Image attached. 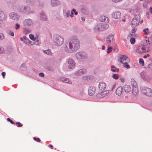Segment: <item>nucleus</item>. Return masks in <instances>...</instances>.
<instances>
[{"instance_id": "f257e3e1", "label": "nucleus", "mask_w": 152, "mask_h": 152, "mask_svg": "<svg viewBox=\"0 0 152 152\" xmlns=\"http://www.w3.org/2000/svg\"><path fill=\"white\" fill-rule=\"evenodd\" d=\"M80 47V42L76 36L70 37L69 42H66L64 45L65 51L68 53H74L76 52Z\"/></svg>"}, {"instance_id": "f03ea898", "label": "nucleus", "mask_w": 152, "mask_h": 152, "mask_svg": "<svg viewBox=\"0 0 152 152\" xmlns=\"http://www.w3.org/2000/svg\"><path fill=\"white\" fill-rule=\"evenodd\" d=\"M53 41L54 45L57 46L61 45L64 42V38L58 35H56L53 37Z\"/></svg>"}, {"instance_id": "7ed1b4c3", "label": "nucleus", "mask_w": 152, "mask_h": 152, "mask_svg": "<svg viewBox=\"0 0 152 152\" xmlns=\"http://www.w3.org/2000/svg\"><path fill=\"white\" fill-rule=\"evenodd\" d=\"M109 25L107 24L104 23H99L95 26L94 30L96 32L98 31H103L108 28Z\"/></svg>"}, {"instance_id": "20e7f679", "label": "nucleus", "mask_w": 152, "mask_h": 152, "mask_svg": "<svg viewBox=\"0 0 152 152\" xmlns=\"http://www.w3.org/2000/svg\"><path fill=\"white\" fill-rule=\"evenodd\" d=\"M76 58L80 61H84L87 58L88 56L87 53L83 51L77 53L75 54Z\"/></svg>"}, {"instance_id": "39448f33", "label": "nucleus", "mask_w": 152, "mask_h": 152, "mask_svg": "<svg viewBox=\"0 0 152 152\" xmlns=\"http://www.w3.org/2000/svg\"><path fill=\"white\" fill-rule=\"evenodd\" d=\"M140 90L143 94L148 96H152V89L151 88L142 86L140 87Z\"/></svg>"}, {"instance_id": "423d86ee", "label": "nucleus", "mask_w": 152, "mask_h": 152, "mask_svg": "<svg viewBox=\"0 0 152 152\" xmlns=\"http://www.w3.org/2000/svg\"><path fill=\"white\" fill-rule=\"evenodd\" d=\"M140 15L138 14L135 15L132 19L131 23V25L132 27L137 26L139 24L140 20Z\"/></svg>"}, {"instance_id": "0eeeda50", "label": "nucleus", "mask_w": 152, "mask_h": 152, "mask_svg": "<svg viewBox=\"0 0 152 152\" xmlns=\"http://www.w3.org/2000/svg\"><path fill=\"white\" fill-rule=\"evenodd\" d=\"M148 51V50L145 48V46L143 43L140 44L137 47L136 49V51L139 54L147 52Z\"/></svg>"}, {"instance_id": "6e6552de", "label": "nucleus", "mask_w": 152, "mask_h": 152, "mask_svg": "<svg viewBox=\"0 0 152 152\" xmlns=\"http://www.w3.org/2000/svg\"><path fill=\"white\" fill-rule=\"evenodd\" d=\"M141 77L144 80L150 82L152 80V77L145 72H142L140 73Z\"/></svg>"}, {"instance_id": "1a4fd4ad", "label": "nucleus", "mask_w": 152, "mask_h": 152, "mask_svg": "<svg viewBox=\"0 0 152 152\" xmlns=\"http://www.w3.org/2000/svg\"><path fill=\"white\" fill-rule=\"evenodd\" d=\"M67 63L68 68L71 69H73L75 65V63L72 58H69L67 60Z\"/></svg>"}, {"instance_id": "9d476101", "label": "nucleus", "mask_w": 152, "mask_h": 152, "mask_svg": "<svg viewBox=\"0 0 152 152\" xmlns=\"http://www.w3.org/2000/svg\"><path fill=\"white\" fill-rule=\"evenodd\" d=\"M18 11L20 12L28 13L30 10V8L28 6H21L18 9Z\"/></svg>"}, {"instance_id": "9b49d317", "label": "nucleus", "mask_w": 152, "mask_h": 152, "mask_svg": "<svg viewBox=\"0 0 152 152\" xmlns=\"http://www.w3.org/2000/svg\"><path fill=\"white\" fill-rule=\"evenodd\" d=\"M114 35H110L107 38L106 40V43L108 45L113 44L114 42Z\"/></svg>"}, {"instance_id": "f8f14e48", "label": "nucleus", "mask_w": 152, "mask_h": 152, "mask_svg": "<svg viewBox=\"0 0 152 152\" xmlns=\"http://www.w3.org/2000/svg\"><path fill=\"white\" fill-rule=\"evenodd\" d=\"M87 72V70L85 69H80L76 72L74 74L76 76H78L85 74Z\"/></svg>"}, {"instance_id": "ddd939ff", "label": "nucleus", "mask_w": 152, "mask_h": 152, "mask_svg": "<svg viewBox=\"0 0 152 152\" xmlns=\"http://www.w3.org/2000/svg\"><path fill=\"white\" fill-rule=\"evenodd\" d=\"M133 85L132 84V92L133 94L136 95L138 93V91L137 87V84L136 82L134 81L133 82Z\"/></svg>"}, {"instance_id": "4468645a", "label": "nucleus", "mask_w": 152, "mask_h": 152, "mask_svg": "<svg viewBox=\"0 0 152 152\" xmlns=\"http://www.w3.org/2000/svg\"><path fill=\"white\" fill-rule=\"evenodd\" d=\"M120 62L122 64L126 62V63L130 62V58L127 57L126 55L122 56L120 57Z\"/></svg>"}, {"instance_id": "2eb2a0df", "label": "nucleus", "mask_w": 152, "mask_h": 152, "mask_svg": "<svg viewBox=\"0 0 152 152\" xmlns=\"http://www.w3.org/2000/svg\"><path fill=\"white\" fill-rule=\"evenodd\" d=\"M9 15L10 18L14 20L18 21L19 20L20 16L16 13L14 12L11 13Z\"/></svg>"}, {"instance_id": "dca6fc26", "label": "nucleus", "mask_w": 152, "mask_h": 152, "mask_svg": "<svg viewBox=\"0 0 152 152\" xmlns=\"http://www.w3.org/2000/svg\"><path fill=\"white\" fill-rule=\"evenodd\" d=\"M33 21L31 19L28 18L25 19L23 22V24L24 26H31L33 24Z\"/></svg>"}, {"instance_id": "f3484780", "label": "nucleus", "mask_w": 152, "mask_h": 152, "mask_svg": "<svg viewBox=\"0 0 152 152\" xmlns=\"http://www.w3.org/2000/svg\"><path fill=\"white\" fill-rule=\"evenodd\" d=\"M95 88L93 86H90L88 88V94L90 96L93 95L95 93Z\"/></svg>"}, {"instance_id": "a211bd4d", "label": "nucleus", "mask_w": 152, "mask_h": 152, "mask_svg": "<svg viewBox=\"0 0 152 152\" xmlns=\"http://www.w3.org/2000/svg\"><path fill=\"white\" fill-rule=\"evenodd\" d=\"M39 17L40 20L43 21H46L48 19L46 15L43 12H42L40 13L39 14Z\"/></svg>"}, {"instance_id": "6ab92c4d", "label": "nucleus", "mask_w": 152, "mask_h": 152, "mask_svg": "<svg viewBox=\"0 0 152 152\" xmlns=\"http://www.w3.org/2000/svg\"><path fill=\"white\" fill-rule=\"evenodd\" d=\"M121 15V13L120 12L115 11L112 13V16L114 18L118 19L120 18Z\"/></svg>"}, {"instance_id": "aec40b11", "label": "nucleus", "mask_w": 152, "mask_h": 152, "mask_svg": "<svg viewBox=\"0 0 152 152\" xmlns=\"http://www.w3.org/2000/svg\"><path fill=\"white\" fill-rule=\"evenodd\" d=\"M98 87L99 90L101 91H103L105 89L106 87V84L104 83H100Z\"/></svg>"}, {"instance_id": "412c9836", "label": "nucleus", "mask_w": 152, "mask_h": 152, "mask_svg": "<svg viewBox=\"0 0 152 152\" xmlns=\"http://www.w3.org/2000/svg\"><path fill=\"white\" fill-rule=\"evenodd\" d=\"M124 90L126 93H128L131 91L132 90L131 87L130 85H125L124 86Z\"/></svg>"}, {"instance_id": "4be33fe9", "label": "nucleus", "mask_w": 152, "mask_h": 152, "mask_svg": "<svg viewBox=\"0 0 152 152\" xmlns=\"http://www.w3.org/2000/svg\"><path fill=\"white\" fill-rule=\"evenodd\" d=\"M7 18V17L4 12L0 10V20H4Z\"/></svg>"}, {"instance_id": "5701e85b", "label": "nucleus", "mask_w": 152, "mask_h": 152, "mask_svg": "<svg viewBox=\"0 0 152 152\" xmlns=\"http://www.w3.org/2000/svg\"><path fill=\"white\" fill-rule=\"evenodd\" d=\"M60 80L62 81L69 84H71L72 82L71 81L69 78H67L64 77H61L60 78Z\"/></svg>"}, {"instance_id": "b1692460", "label": "nucleus", "mask_w": 152, "mask_h": 152, "mask_svg": "<svg viewBox=\"0 0 152 152\" xmlns=\"http://www.w3.org/2000/svg\"><path fill=\"white\" fill-rule=\"evenodd\" d=\"M145 40L147 43L150 45H152V35L149 37H145Z\"/></svg>"}, {"instance_id": "393cba45", "label": "nucleus", "mask_w": 152, "mask_h": 152, "mask_svg": "<svg viewBox=\"0 0 152 152\" xmlns=\"http://www.w3.org/2000/svg\"><path fill=\"white\" fill-rule=\"evenodd\" d=\"M123 89V88L122 87H118L116 91V94L118 96L120 95L122 93Z\"/></svg>"}, {"instance_id": "a878e982", "label": "nucleus", "mask_w": 152, "mask_h": 152, "mask_svg": "<svg viewBox=\"0 0 152 152\" xmlns=\"http://www.w3.org/2000/svg\"><path fill=\"white\" fill-rule=\"evenodd\" d=\"M51 4L52 6H57L60 4V2L57 0H51Z\"/></svg>"}, {"instance_id": "bb28decb", "label": "nucleus", "mask_w": 152, "mask_h": 152, "mask_svg": "<svg viewBox=\"0 0 152 152\" xmlns=\"http://www.w3.org/2000/svg\"><path fill=\"white\" fill-rule=\"evenodd\" d=\"M63 14L64 17L67 18L69 16L70 11L68 10H63Z\"/></svg>"}, {"instance_id": "cd10ccee", "label": "nucleus", "mask_w": 152, "mask_h": 152, "mask_svg": "<svg viewBox=\"0 0 152 152\" xmlns=\"http://www.w3.org/2000/svg\"><path fill=\"white\" fill-rule=\"evenodd\" d=\"M111 70L112 72H118L119 69L115 67L114 66L112 65L111 66Z\"/></svg>"}, {"instance_id": "c85d7f7f", "label": "nucleus", "mask_w": 152, "mask_h": 152, "mask_svg": "<svg viewBox=\"0 0 152 152\" xmlns=\"http://www.w3.org/2000/svg\"><path fill=\"white\" fill-rule=\"evenodd\" d=\"M29 37L30 39L33 41H37V39L35 38V37L34 35L32 34H30L29 35Z\"/></svg>"}, {"instance_id": "c756f323", "label": "nucleus", "mask_w": 152, "mask_h": 152, "mask_svg": "<svg viewBox=\"0 0 152 152\" xmlns=\"http://www.w3.org/2000/svg\"><path fill=\"white\" fill-rule=\"evenodd\" d=\"M129 62H125L123 64L124 67L126 68L127 69H129L130 67V66L128 64Z\"/></svg>"}, {"instance_id": "7c9ffc66", "label": "nucleus", "mask_w": 152, "mask_h": 152, "mask_svg": "<svg viewBox=\"0 0 152 152\" xmlns=\"http://www.w3.org/2000/svg\"><path fill=\"white\" fill-rule=\"evenodd\" d=\"M30 29L28 28H25L23 29V32L25 34H26L30 32Z\"/></svg>"}, {"instance_id": "2f4dec72", "label": "nucleus", "mask_w": 152, "mask_h": 152, "mask_svg": "<svg viewBox=\"0 0 152 152\" xmlns=\"http://www.w3.org/2000/svg\"><path fill=\"white\" fill-rule=\"evenodd\" d=\"M148 31H149L148 29V28H146L143 29V32L144 34H145L147 35L149 33Z\"/></svg>"}, {"instance_id": "473e14b6", "label": "nucleus", "mask_w": 152, "mask_h": 152, "mask_svg": "<svg viewBox=\"0 0 152 152\" xmlns=\"http://www.w3.org/2000/svg\"><path fill=\"white\" fill-rule=\"evenodd\" d=\"M82 78L83 80H88L90 78V76H84Z\"/></svg>"}, {"instance_id": "72a5a7b5", "label": "nucleus", "mask_w": 152, "mask_h": 152, "mask_svg": "<svg viewBox=\"0 0 152 152\" xmlns=\"http://www.w3.org/2000/svg\"><path fill=\"white\" fill-rule=\"evenodd\" d=\"M102 20H103V22H106L109 20V19L105 16H103L102 17Z\"/></svg>"}, {"instance_id": "f704fd0d", "label": "nucleus", "mask_w": 152, "mask_h": 152, "mask_svg": "<svg viewBox=\"0 0 152 152\" xmlns=\"http://www.w3.org/2000/svg\"><path fill=\"white\" fill-rule=\"evenodd\" d=\"M26 2L28 4H33L34 3L33 0H26Z\"/></svg>"}, {"instance_id": "c9c22d12", "label": "nucleus", "mask_w": 152, "mask_h": 152, "mask_svg": "<svg viewBox=\"0 0 152 152\" xmlns=\"http://www.w3.org/2000/svg\"><path fill=\"white\" fill-rule=\"evenodd\" d=\"M130 40V43L131 44H133L135 43V40L134 38H131Z\"/></svg>"}, {"instance_id": "e433bc0d", "label": "nucleus", "mask_w": 152, "mask_h": 152, "mask_svg": "<svg viewBox=\"0 0 152 152\" xmlns=\"http://www.w3.org/2000/svg\"><path fill=\"white\" fill-rule=\"evenodd\" d=\"M112 50V47L111 46H109L107 49V53H109Z\"/></svg>"}, {"instance_id": "4c0bfd02", "label": "nucleus", "mask_w": 152, "mask_h": 152, "mask_svg": "<svg viewBox=\"0 0 152 152\" xmlns=\"http://www.w3.org/2000/svg\"><path fill=\"white\" fill-rule=\"evenodd\" d=\"M139 62L141 64V65L143 66L144 65V62L142 58H140L139 60Z\"/></svg>"}, {"instance_id": "58836bf2", "label": "nucleus", "mask_w": 152, "mask_h": 152, "mask_svg": "<svg viewBox=\"0 0 152 152\" xmlns=\"http://www.w3.org/2000/svg\"><path fill=\"white\" fill-rule=\"evenodd\" d=\"M20 27V25L18 23H17L15 24L14 28L16 30H17Z\"/></svg>"}, {"instance_id": "ea45409f", "label": "nucleus", "mask_w": 152, "mask_h": 152, "mask_svg": "<svg viewBox=\"0 0 152 152\" xmlns=\"http://www.w3.org/2000/svg\"><path fill=\"white\" fill-rule=\"evenodd\" d=\"M112 77L115 79H117L118 78V76L116 74H114L113 75Z\"/></svg>"}, {"instance_id": "a19ab883", "label": "nucleus", "mask_w": 152, "mask_h": 152, "mask_svg": "<svg viewBox=\"0 0 152 152\" xmlns=\"http://www.w3.org/2000/svg\"><path fill=\"white\" fill-rule=\"evenodd\" d=\"M4 52V48L1 46H0V54H3Z\"/></svg>"}, {"instance_id": "79ce46f5", "label": "nucleus", "mask_w": 152, "mask_h": 152, "mask_svg": "<svg viewBox=\"0 0 152 152\" xmlns=\"http://www.w3.org/2000/svg\"><path fill=\"white\" fill-rule=\"evenodd\" d=\"M45 68L47 70L49 71H52L53 70V68L50 66H47Z\"/></svg>"}, {"instance_id": "37998d69", "label": "nucleus", "mask_w": 152, "mask_h": 152, "mask_svg": "<svg viewBox=\"0 0 152 152\" xmlns=\"http://www.w3.org/2000/svg\"><path fill=\"white\" fill-rule=\"evenodd\" d=\"M44 52L48 55H49L51 53V51L49 49L44 50Z\"/></svg>"}, {"instance_id": "c03bdc74", "label": "nucleus", "mask_w": 152, "mask_h": 152, "mask_svg": "<svg viewBox=\"0 0 152 152\" xmlns=\"http://www.w3.org/2000/svg\"><path fill=\"white\" fill-rule=\"evenodd\" d=\"M8 34L9 35H11L13 37L14 36V33L13 31H9L8 32Z\"/></svg>"}, {"instance_id": "a18cd8bd", "label": "nucleus", "mask_w": 152, "mask_h": 152, "mask_svg": "<svg viewBox=\"0 0 152 152\" xmlns=\"http://www.w3.org/2000/svg\"><path fill=\"white\" fill-rule=\"evenodd\" d=\"M15 124L16 125H18L17 126L18 127H20L22 126V124H21V123L19 122H16Z\"/></svg>"}, {"instance_id": "49530a36", "label": "nucleus", "mask_w": 152, "mask_h": 152, "mask_svg": "<svg viewBox=\"0 0 152 152\" xmlns=\"http://www.w3.org/2000/svg\"><path fill=\"white\" fill-rule=\"evenodd\" d=\"M30 40H29L27 38L26 39L24 40V42L25 43H30L29 42H30Z\"/></svg>"}, {"instance_id": "de8ad7c7", "label": "nucleus", "mask_w": 152, "mask_h": 152, "mask_svg": "<svg viewBox=\"0 0 152 152\" xmlns=\"http://www.w3.org/2000/svg\"><path fill=\"white\" fill-rule=\"evenodd\" d=\"M39 35V33L38 32L36 33L35 37L37 39V40L38 41L39 40L38 36Z\"/></svg>"}, {"instance_id": "09e8293b", "label": "nucleus", "mask_w": 152, "mask_h": 152, "mask_svg": "<svg viewBox=\"0 0 152 152\" xmlns=\"http://www.w3.org/2000/svg\"><path fill=\"white\" fill-rule=\"evenodd\" d=\"M4 39V36L3 34L0 33V40H2Z\"/></svg>"}, {"instance_id": "8fccbe9b", "label": "nucleus", "mask_w": 152, "mask_h": 152, "mask_svg": "<svg viewBox=\"0 0 152 152\" xmlns=\"http://www.w3.org/2000/svg\"><path fill=\"white\" fill-rule=\"evenodd\" d=\"M33 139L34 140L36 141H37L40 142L41 141V140L39 138H37L35 137H34Z\"/></svg>"}, {"instance_id": "3c124183", "label": "nucleus", "mask_w": 152, "mask_h": 152, "mask_svg": "<svg viewBox=\"0 0 152 152\" xmlns=\"http://www.w3.org/2000/svg\"><path fill=\"white\" fill-rule=\"evenodd\" d=\"M7 120L8 121L10 122L12 124H15V123L13 122L12 120L9 118H7Z\"/></svg>"}, {"instance_id": "603ef678", "label": "nucleus", "mask_w": 152, "mask_h": 152, "mask_svg": "<svg viewBox=\"0 0 152 152\" xmlns=\"http://www.w3.org/2000/svg\"><path fill=\"white\" fill-rule=\"evenodd\" d=\"M23 68H24L23 69H25L26 68L25 67V64H23L21 66L20 68L21 69H23Z\"/></svg>"}, {"instance_id": "864d4df0", "label": "nucleus", "mask_w": 152, "mask_h": 152, "mask_svg": "<svg viewBox=\"0 0 152 152\" xmlns=\"http://www.w3.org/2000/svg\"><path fill=\"white\" fill-rule=\"evenodd\" d=\"M72 11H73V12H74L75 15H77L78 12L76 11L75 9L73 8L72 9Z\"/></svg>"}, {"instance_id": "5fc2aeb1", "label": "nucleus", "mask_w": 152, "mask_h": 152, "mask_svg": "<svg viewBox=\"0 0 152 152\" xmlns=\"http://www.w3.org/2000/svg\"><path fill=\"white\" fill-rule=\"evenodd\" d=\"M120 80L121 82L123 83L125 79L124 77H121L120 78Z\"/></svg>"}, {"instance_id": "6e6d98bb", "label": "nucleus", "mask_w": 152, "mask_h": 152, "mask_svg": "<svg viewBox=\"0 0 152 152\" xmlns=\"http://www.w3.org/2000/svg\"><path fill=\"white\" fill-rule=\"evenodd\" d=\"M5 75H6V73H5V72H2L1 75L3 76V78H4Z\"/></svg>"}, {"instance_id": "4d7b16f0", "label": "nucleus", "mask_w": 152, "mask_h": 152, "mask_svg": "<svg viewBox=\"0 0 152 152\" xmlns=\"http://www.w3.org/2000/svg\"><path fill=\"white\" fill-rule=\"evenodd\" d=\"M39 75L42 77H43L44 76V74L43 73H42V72L40 73L39 74Z\"/></svg>"}, {"instance_id": "13d9d810", "label": "nucleus", "mask_w": 152, "mask_h": 152, "mask_svg": "<svg viewBox=\"0 0 152 152\" xmlns=\"http://www.w3.org/2000/svg\"><path fill=\"white\" fill-rule=\"evenodd\" d=\"M137 31L136 28H133L132 29V33H134L136 31Z\"/></svg>"}, {"instance_id": "bf43d9fd", "label": "nucleus", "mask_w": 152, "mask_h": 152, "mask_svg": "<svg viewBox=\"0 0 152 152\" xmlns=\"http://www.w3.org/2000/svg\"><path fill=\"white\" fill-rule=\"evenodd\" d=\"M112 0L114 2H117L120 1H122V0Z\"/></svg>"}, {"instance_id": "052dcab7", "label": "nucleus", "mask_w": 152, "mask_h": 152, "mask_svg": "<svg viewBox=\"0 0 152 152\" xmlns=\"http://www.w3.org/2000/svg\"><path fill=\"white\" fill-rule=\"evenodd\" d=\"M148 68H152V63H151L148 65Z\"/></svg>"}, {"instance_id": "680f3d73", "label": "nucleus", "mask_w": 152, "mask_h": 152, "mask_svg": "<svg viewBox=\"0 0 152 152\" xmlns=\"http://www.w3.org/2000/svg\"><path fill=\"white\" fill-rule=\"evenodd\" d=\"M149 56V55L148 54H147L146 55H145L144 56L143 58H146L147 57H148Z\"/></svg>"}, {"instance_id": "e2e57ef3", "label": "nucleus", "mask_w": 152, "mask_h": 152, "mask_svg": "<svg viewBox=\"0 0 152 152\" xmlns=\"http://www.w3.org/2000/svg\"><path fill=\"white\" fill-rule=\"evenodd\" d=\"M71 12V15H70L69 16H70L71 18H72L73 17V16H72V15H73V14H74L73 11L72 10Z\"/></svg>"}, {"instance_id": "0e129e2a", "label": "nucleus", "mask_w": 152, "mask_h": 152, "mask_svg": "<svg viewBox=\"0 0 152 152\" xmlns=\"http://www.w3.org/2000/svg\"><path fill=\"white\" fill-rule=\"evenodd\" d=\"M150 12L151 14H152V7H151L149 8Z\"/></svg>"}, {"instance_id": "69168bd1", "label": "nucleus", "mask_w": 152, "mask_h": 152, "mask_svg": "<svg viewBox=\"0 0 152 152\" xmlns=\"http://www.w3.org/2000/svg\"><path fill=\"white\" fill-rule=\"evenodd\" d=\"M1 21V20L0 21V27L2 26L3 25V23Z\"/></svg>"}, {"instance_id": "338daca9", "label": "nucleus", "mask_w": 152, "mask_h": 152, "mask_svg": "<svg viewBox=\"0 0 152 152\" xmlns=\"http://www.w3.org/2000/svg\"><path fill=\"white\" fill-rule=\"evenodd\" d=\"M115 84H114V85H113L112 86V89H111L112 91H113V90L114 89V88H115Z\"/></svg>"}, {"instance_id": "774afa93", "label": "nucleus", "mask_w": 152, "mask_h": 152, "mask_svg": "<svg viewBox=\"0 0 152 152\" xmlns=\"http://www.w3.org/2000/svg\"><path fill=\"white\" fill-rule=\"evenodd\" d=\"M81 19L83 21H84L85 20V18L83 17H82L81 18Z\"/></svg>"}]
</instances>
